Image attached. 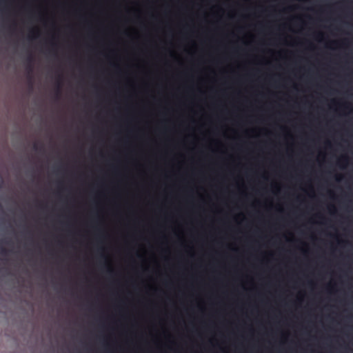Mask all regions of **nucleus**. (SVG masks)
Returning a JSON list of instances; mask_svg holds the SVG:
<instances>
[{
	"label": "nucleus",
	"mask_w": 353,
	"mask_h": 353,
	"mask_svg": "<svg viewBox=\"0 0 353 353\" xmlns=\"http://www.w3.org/2000/svg\"><path fill=\"white\" fill-rule=\"evenodd\" d=\"M33 61H34L33 56L31 54H30L28 55V57H27V62H28L27 69L28 70V72L30 73H32V63H33Z\"/></svg>",
	"instance_id": "nucleus-1"
},
{
	"label": "nucleus",
	"mask_w": 353,
	"mask_h": 353,
	"mask_svg": "<svg viewBox=\"0 0 353 353\" xmlns=\"http://www.w3.org/2000/svg\"><path fill=\"white\" fill-rule=\"evenodd\" d=\"M61 79H62V77L61 75H59L58 77V79H57V95H59L61 93Z\"/></svg>",
	"instance_id": "nucleus-2"
},
{
	"label": "nucleus",
	"mask_w": 353,
	"mask_h": 353,
	"mask_svg": "<svg viewBox=\"0 0 353 353\" xmlns=\"http://www.w3.org/2000/svg\"><path fill=\"white\" fill-rule=\"evenodd\" d=\"M10 252V250L6 249L3 246H0V254L2 255L3 256H7Z\"/></svg>",
	"instance_id": "nucleus-3"
},
{
	"label": "nucleus",
	"mask_w": 353,
	"mask_h": 353,
	"mask_svg": "<svg viewBox=\"0 0 353 353\" xmlns=\"http://www.w3.org/2000/svg\"><path fill=\"white\" fill-rule=\"evenodd\" d=\"M340 161L347 163V157H342L341 159H340Z\"/></svg>",
	"instance_id": "nucleus-4"
},
{
	"label": "nucleus",
	"mask_w": 353,
	"mask_h": 353,
	"mask_svg": "<svg viewBox=\"0 0 353 353\" xmlns=\"http://www.w3.org/2000/svg\"><path fill=\"white\" fill-rule=\"evenodd\" d=\"M3 179L1 177V176L0 175V189L1 188L2 185H3Z\"/></svg>",
	"instance_id": "nucleus-5"
},
{
	"label": "nucleus",
	"mask_w": 353,
	"mask_h": 353,
	"mask_svg": "<svg viewBox=\"0 0 353 353\" xmlns=\"http://www.w3.org/2000/svg\"><path fill=\"white\" fill-rule=\"evenodd\" d=\"M33 148L35 150H38V146H37V143H34V145H33Z\"/></svg>",
	"instance_id": "nucleus-6"
},
{
	"label": "nucleus",
	"mask_w": 353,
	"mask_h": 353,
	"mask_svg": "<svg viewBox=\"0 0 353 353\" xmlns=\"http://www.w3.org/2000/svg\"><path fill=\"white\" fill-rule=\"evenodd\" d=\"M108 272H109L110 273H112V270L110 269V270H108Z\"/></svg>",
	"instance_id": "nucleus-7"
}]
</instances>
